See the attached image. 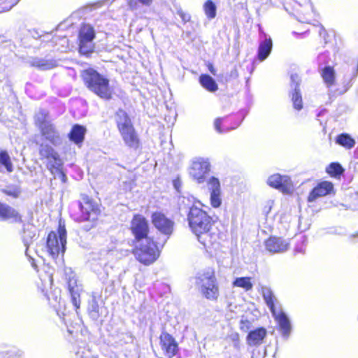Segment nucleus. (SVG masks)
<instances>
[{
  "mask_svg": "<svg viewBox=\"0 0 358 358\" xmlns=\"http://www.w3.org/2000/svg\"><path fill=\"white\" fill-rule=\"evenodd\" d=\"M267 183L270 187L280 190L284 193H289L293 189L291 178L285 175L275 173L268 178Z\"/></svg>",
  "mask_w": 358,
  "mask_h": 358,
  "instance_id": "9d476101",
  "label": "nucleus"
},
{
  "mask_svg": "<svg viewBox=\"0 0 358 358\" xmlns=\"http://www.w3.org/2000/svg\"><path fill=\"white\" fill-rule=\"evenodd\" d=\"M35 123L36 126L41 129V126L46 125L50 122L48 120V113L45 110H40L35 115Z\"/></svg>",
  "mask_w": 358,
  "mask_h": 358,
  "instance_id": "e433bc0d",
  "label": "nucleus"
},
{
  "mask_svg": "<svg viewBox=\"0 0 358 358\" xmlns=\"http://www.w3.org/2000/svg\"><path fill=\"white\" fill-rule=\"evenodd\" d=\"M8 64L6 57H0V73L5 70V67Z\"/></svg>",
  "mask_w": 358,
  "mask_h": 358,
  "instance_id": "09e8293b",
  "label": "nucleus"
},
{
  "mask_svg": "<svg viewBox=\"0 0 358 358\" xmlns=\"http://www.w3.org/2000/svg\"><path fill=\"white\" fill-rule=\"evenodd\" d=\"M333 189L334 185L331 182L323 181L312 189L308 196V201L313 202L320 197L331 194Z\"/></svg>",
  "mask_w": 358,
  "mask_h": 358,
  "instance_id": "dca6fc26",
  "label": "nucleus"
},
{
  "mask_svg": "<svg viewBox=\"0 0 358 358\" xmlns=\"http://www.w3.org/2000/svg\"><path fill=\"white\" fill-rule=\"evenodd\" d=\"M20 352L14 347H1L0 358H20Z\"/></svg>",
  "mask_w": 358,
  "mask_h": 358,
  "instance_id": "473e14b6",
  "label": "nucleus"
},
{
  "mask_svg": "<svg viewBox=\"0 0 358 358\" xmlns=\"http://www.w3.org/2000/svg\"><path fill=\"white\" fill-rule=\"evenodd\" d=\"M322 80L328 89L334 87L336 84V72L333 67L327 66L320 71Z\"/></svg>",
  "mask_w": 358,
  "mask_h": 358,
  "instance_id": "5701e85b",
  "label": "nucleus"
},
{
  "mask_svg": "<svg viewBox=\"0 0 358 358\" xmlns=\"http://www.w3.org/2000/svg\"><path fill=\"white\" fill-rule=\"evenodd\" d=\"M196 283L206 298L212 300L217 299L219 296V289L213 273L208 272L200 275L197 278Z\"/></svg>",
  "mask_w": 358,
  "mask_h": 358,
  "instance_id": "39448f33",
  "label": "nucleus"
},
{
  "mask_svg": "<svg viewBox=\"0 0 358 358\" xmlns=\"http://www.w3.org/2000/svg\"><path fill=\"white\" fill-rule=\"evenodd\" d=\"M271 313L279 326L282 336L287 338L292 331V325L289 317L280 308L273 310Z\"/></svg>",
  "mask_w": 358,
  "mask_h": 358,
  "instance_id": "f8f14e48",
  "label": "nucleus"
},
{
  "mask_svg": "<svg viewBox=\"0 0 358 358\" xmlns=\"http://www.w3.org/2000/svg\"><path fill=\"white\" fill-rule=\"evenodd\" d=\"M262 296L264 298V300L265 301V303H266L267 306L270 309L271 312H273V310H275L278 309V308L275 306V303L277 302V299L273 295V292L269 287H262Z\"/></svg>",
  "mask_w": 358,
  "mask_h": 358,
  "instance_id": "cd10ccee",
  "label": "nucleus"
},
{
  "mask_svg": "<svg viewBox=\"0 0 358 358\" xmlns=\"http://www.w3.org/2000/svg\"><path fill=\"white\" fill-rule=\"evenodd\" d=\"M40 131L45 139L54 145H59L62 143V139L59 132L56 130L55 126L51 122L44 126L42 125Z\"/></svg>",
  "mask_w": 358,
  "mask_h": 358,
  "instance_id": "412c9836",
  "label": "nucleus"
},
{
  "mask_svg": "<svg viewBox=\"0 0 358 358\" xmlns=\"http://www.w3.org/2000/svg\"><path fill=\"white\" fill-rule=\"evenodd\" d=\"M160 343L162 349L166 357L171 358L176 355L178 351V344L170 334L167 333L162 334Z\"/></svg>",
  "mask_w": 358,
  "mask_h": 358,
  "instance_id": "a211bd4d",
  "label": "nucleus"
},
{
  "mask_svg": "<svg viewBox=\"0 0 358 358\" xmlns=\"http://www.w3.org/2000/svg\"><path fill=\"white\" fill-rule=\"evenodd\" d=\"M266 249L271 253H282L289 248V243L282 238L270 237L265 241Z\"/></svg>",
  "mask_w": 358,
  "mask_h": 358,
  "instance_id": "4468645a",
  "label": "nucleus"
},
{
  "mask_svg": "<svg viewBox=\"0 0 358 358\" xmlns=\"http://www.w3.org/2000/svg\"><path fill=\"white\" fill-rule=\"evenodd\" d=\"M85 132L86 129L83 126L76 124L72 127L69 136L71 141L78 144L84 140Z\"/></svg>",
  "mask_w": 358,
  "mask_h": 358,
  "instance_id": "393cba45",
  "label": "nucleus"
},
{
  "mask_svg": "<svg viewBox=\"0 0 358 358\" xmlns=\"http://www.w3.org/2000/svg\"><path fill=\"white\" fill-rule=\"evenodd\" d=\"M134 253L136 259L143 264L149 265L157 260L159 256V250L156 243L150 238L141 241Z\"/></svg>",
  "mask_w": 358,
  "mask_h": 358,
  "instance_id": "20e7f679",
  "label": "nucleus"
},
{
  "mask_svg": "<svg viewBox=\"0 0 358 358\" xmlns=\"http://www.w3.org/2000/svg\"><path fill=\"white\" fill-rule=\"evenodd\" d=\"M210 201L213 208H219L222 204L221 192L210 193Z\"/></svg>",
  "mask_w": 358,
  "mask_h": 358,
  "instance_id": "a19ab883",
  "label": "nucleus"
},
{
  "mask_svg": "<svg viewBox=\"0 0 358 358\" xmlns=\"http://www.w3.org/2000/svg\"><path fill=\"white\" fill-rule=\"evenodd\" d=\"M57 65V62L54 59L36 58L31 62V66L43 71L52 69Z\"/></svg>",
  "mask_w": 358,
  "mask_h": 358,
  "instance_id": "bb28decb",
  "label": "nucleus"
},
{
  "mask_svg": "<svg viewBox=\"0 0 358 358\" xmlns=\"http://www.w3.org/2000/svg\"><path fill=\"white\" fill-rule=\"evenodd\" d=\"M357 236H358V234H357Z\"/></svg>",
  "mask_w": 358,
  "mask_h": 358,
  "instance_id": "052dcab7",
  "label": "nucleus"
},
{
  "mask_svg": "<svg viewBox=\"0 0 358 358\" xmlns=\"http://www.w3.org/2000/svg\"><path fill=\"white\" fill-rule=\"evenodd\" d=\"M177 14L180 17L184 23L188 22L191 20L190 15L184 12L181 8L177 9Z\"/></svg>",
  "mask_w": 358,
  "mask_h": 358,
  "instance_id": "79ce46f5",
  "label": "nucleus"
},
{
  "mask_svg": "<svg viewBox=\"0 0 358 358\" xmlns=\"http://www.w3.org/2000/svg\"><path fill=\"white\" fill-rule=\"evenodd\" d=\"M173 186L178 192H180L182 187V181L178 176L173 180Z\"/></svg>",
  "mask_w": 358,
  "mask_h": 358,
  "instance_id": "de8ad7c7",
  "label": "nucleus"
},
{
  "mask_svg": "<svg viewBox=\"0 0 358 358\" xmlns=\"http://www.w3.org/2000/svg\"><path fill=\"white\" fill-rule=\"evenodd\" d=\"M267 331L264 327H259L250 331L246 337V343L250 347H257L262 345L266 337Z\"/></svg>",
  "mask_w": 358,
  "mask_h": 358,
  "instance_id": "6ab92c4d",
  "label": "nucleus"
},
{
  "mask_svg": "<svg viewBox=\"0 0 358 358\" xmlns=\"http://www.w3.org/2000/svg\"><path fill=\"white\" fill-rule=\"evenodd\" d=\"M68 289L71 297V301L76 309L80 308V294L82 291L80 285L77 284V279L75 274L71 271V275L67 281Z\"/></svg>",
  "mask_w": 358,
  "mask_h": 358,
  "instance_id": "f3484780",
  "label": "nucleus"
},
{
  "mask_svg": "<svg viewBox=\"0 0 358 358\" xmlns=\"http://www.w3.org/2000/svg\"><path fill=\"white\" fill-rule=\"evenodd\" d=\"M233 287H241L248 292L252 289L253 285L250 277L236 278L232 282Z\"/></svg>",
  "mask_w": 358,
  "mask_h": 358,
  "instance_id": "2f4dec72",
  "label": "nucleus"
},
{
  "mask_svg": "<svg viewBox=\"0 0 358 358\" xmlns=\"http://www.w3.org/2000/svg\"><path fill=\"white\" fill-rule=\"evenodd\" d=\"M4 170L8 173L13 171V165L8 153L6 150L0 152V172Z\"/></svg>",
  "mask_w": 358,
  "mask_h": 358,
  "instance_id": "c85d7f7f",
  "label": "nucleus"
},
{
  "mask_svg": "<svg viewBox=\"0 0 358 358\" xmlns=\"http://www.w3.org/2000/svg\"><path fill=\"white\" fill-rule=\"evenodd\" d=\"M43 285L44 286V288H48L49 287H51L52 285V277L50 275H46V278L43 280L41 279Z\"/></svg>",
  "mask_w": 358,
  "mask_h": 358,
  "instance_id": "a18cd8bd",
  "label": "nucleus"
},
{
  "mask_svg": "<svg viewBox=\"0 0 358 358\" xmlns=\"http://www.w3.org/2000/svg\"><path fill=\"white\" fill-rule=\"evenodd\" d=\"M115 121L119 131L132 125L130 118L127 113L119 109L115 114Z\"/></svg>",
  "mask_w": 358,
  "mask_h": 358,
  "instance_id": "b1692460",
  "label": "nucleus"
},
{
  "mask_svg": "<svg viewBox=\"0 0 358 358\" xmlns=\"http://www.w3.org/2000/svg\"><path fill=\"white\" fill-rule=\"evenodd\" d=\"M39 155L42 159H47V169L55 176V171L62 169L63 161L59 154L49 145L42 144L39 148ZM55 178V176H54Z\"/></svg>",
  "mask_w": 358,
  "mask_h": 358,
  "instance_id": "423d86ee",
  "label": "nucleus"
},
{
  "mask_svg": "<svg viewBox=\"0 0 358 358\" xmlns=\"http://www.w3.org/2000/svg\"><path fill=\"white\" fill-rule=\"evenodd\" d=\"M290 79V85L292 89V91L291 92V97L293 103V107L294 109L297 110H301L303 108V100L299 89L301 79L299 76L296 73L292 74Z\"/></svg>",
  "mask_w": 358,
  "mask_h": 358,
  "instance_id": "ddd939ff",
  "label": "nucleus"
},
{
  "mask_svg": "<svg viewBox=\"0 0 358 358\" xmlns=\"http://www.w3.org/2000/svg\"><path fill=\"white\" fill-rule=\"evenodd\" d=\"M95 37L94 28L90 24H84L79 32V40L93 41Z\"/></svg>",
  "mask_w": 358,
  "mask_h": 358,
  "instance_id": "7c9ffc66",
  "label": "nucleus"
},
{
  "mask_svg": "<svg viewBox=\"0 0 358 358\" xmlns=\"http://www.w3.org/2000/svg\"><path fill=\"white\" fill-rule=\"evenodd\" d=\"M129 6L131 9H136L137 3L136 1L131 0L129 1Z\"/></svg>",
  "mask_w": 358,
  "mask_h": 358,
  "instance_id": "5fc2aeb1",
  "label": "nucleus"
},
{
  "mask_svg": "<svg viewBox=\"0 0 358 358\" xmlns=\"http://www.w3.org/2000/svg\"><path fill=\"white\" fill-rule=\"evenodd\" d=\"M203 11L209 20H212L216 16L217 7L211 0H208L203 4Z\"/></svg>",
  "mask_w": 358,
  "mask_h": 358,
  "instance_id": "c9c22d12",
  "label": "nucleus"
},
{
  "mask_svg": "<svg viewBox=\"0 0 358 358\" xmlns=\"http://www.w3.org/2000/svg\"><path fill=\"white\" fill-rule=\"evenodd\" d=\"M20 0H0V13L10 10Z\"/></svg>",
  "mask_w": 358,
  "mask_h": 358,
  "instance_id": "ea45409f",
  "label": "nucleus"
},
{
  "mask_svg": "<svg viewBox=\"0 0 358 358\" xmlns=\"http://www.w3.org/2000/svg\"><path fill=\"white\" fill-rule=\"evenodd\" d=\"M222 120H223V118L222 117H218L217 118L215 122H214V127H215V129H216V131L220 133V134H222L223 132L222 128H221V124L222 122Z\"/></svg>",
  "mask_w": 358,
  "mask_h": 358,
  "instance_id": "49530a36",
  "label": "nucleus"
},
{
  "mask_svg": "<svg viewBox=\"0 0 358 358\" xmlns=\"http://www.w3.org/2000/svg\"><path fill=\"white\" fill-rule=\"evenodd\" d=\"M66 231L59 222L57 233L51 231L47 238V249L50 255L56 259L61 255H64L66 250Z\"/></svg>",
  "mask_w": 358,
  "mask_h": 358,
  "instance_id": "7ed1b4c3",
  "label": "nucleus"
},
{
  "mask_svg": "<svg viewBox=\"0 0 358 358\" xmlns=\"http://www.w3.org/2000/svg\"><path fill=\"white\" fill-rule=\"evenodd\" d=\"M336 143L347 150L352 149L356 143L355 140L345 133L338 135Z\"/></svg>",
  "mask_w": 358,
  "mask_h": 358,
  "instance_id": "c756f323",
  "label": "nucleus"
},
{
  "mask_svg": "<svg viewBox=\"0 0 358 358\" xmlns=\"http://www.w3.org/2000/svg\"><path fill=\"white\" fill-rule=\"evenodd\" d=\"M179 203L189 208L187 221L192 231L198 241L206 248H214L217 244L219 234L213 227V220L207 213L201 208V203L195 201L193 196H182Z\"/></svg>",
  "mask_w": 358,
  "mask_h": 358,
  "instance_id": "f257e3e1",
  "label": "nucleus"
},
{
  "mask_svg": "<svg viewBox=\"0 0 358 358\" xmlns=\"http://www.w3.org/2000/svg\"><path fill=\"white\" fill-rule=\"evenodd\" d=\"M94 50L93 41L80 40L79 51L82 55L88 56Z\"/></svg>",
  "mask_w": 358,
  "mask_h": 358,
  "instance_id": "4c0bfd02",
  "label": "nucleus"
},
{
  "mask_svg": "<svg viewBox=\"0 0 358 358\" xmlns=\"http://www.w3.org/2000/svg\"><path fill=\"white\" fill-rule=\"evenodd\" d=\"M14 47L15 45L11 43L10 41H4L2 45V48H8L10 51H13Z\"/></svg>",
  "mask_w": 358,
  "mask_h": 358,
  "instance_id": "603ef678",
  "label": "nucleus"
},
{
  "mask_svg": "<svg viewBox=\"0 0 358 358\" xmlns=\"http://www.w3.org/2000/svg\"><path fill=\"white\" fill-rule=\"evenodd\" d=\"M294 251H295V252H297V253H304L305 250L302 247H301V248L296 247Z\"/></svg>",
  "mask_w": 358,
  "mask_h": 358,
  "instance_id": "6e6d98bb",
  "label": "nucleus"
},
{
  "mask_svg": "<svg viewBox=\"0 0 358 358\" xmlns=\"http://www.w3.org/2000/svg\"><path fill=\"white\" fill-rule=\"evenodd\" d=\"M106 255H110L109 251H107V252H106Z\"/></svg>",
  "mask_w": 358,
  "mask_h": 358,
  "instance_id": "bf43d9fd",
  "label": "nucleus"
},
{
  "mask_svg": "<svg viewBox=\"0 0 358 358\" xmlns=\"http://www.w3.org/2000/svg\"><path fill=\"white\" fill-rule=\"evenodd\" d=\"M3 192L13 198L18 197L20 193V192L17 188L6 189L3 190Z\"/></svg>",
  "mask_w": 358,
  "mask_h": 358,
  "instance_id": "c03bdc74",
  "label": "nucleus"
},
{
  "mask_svg": "<svg viewBox=\"0 0 358 358\" xmlns=\"http://www.w3.org/2000/svg\"><path fill=\"white\" fill-rule=\"evenodd\" d=\"M201 85L210 92H215L218 90L215 80L208 74H202L199 77Z\"/></svg>",
  "mask_w": 358,
  "mask_h": 358,
  "instance_id": "a878e982",
  "label": "nucleus"
},
{
  "mask_svg": "<svg viewBox=\"0 0 358 358\" xmlns=\"http://www.w3.org/2000/svg\"><path fill=\"white\" fill-rule=\"evenodd\" d=\"M126 145L130 148H137L138 138L134 131L133 125L119 131Z\"/></svg>",
  "mask_w": 358,
  "mask_h": 358,
  "instance_id": "4be33fe9",
  "label": "nucleus"
},
{
  "mask_svg": "<svg viewBox=\"0 0 358 358\" xmlns=\"http://www.w3.org/2000/svg\"><path fill=\"white\" fill-rule=\"evenodd\" d=\"M229 77L231 79H236L238 77V72L237 69L235 67L229 73Z\"/></svg>",
  "mask_w": 358,
  "mask_h": 358,
  "instance_id": "3c124183",
  "label": "nucleus"
},
{
  "mask_svg": "<svg viewBox=\"0 0 358 358\" xmlns=\"http://www.w3.org/2000/svg\"><path fill=\"white\" fill-rule=\"evenodd\" d=\"M130 229L135 239L141 241L149 238V225L147 220L141 215H135L131 222Z\"/></svg>",
  "mask_w": 358,
  "mask_h": 358,
  "instance_id": "6e6552de",
  "label": "nucleus"
},
{
  "mask_svg": "<svg viewBox=\"0 0 358 358\" xmlns=\"http://www.w3.org/2000/svg\"><path fill=\"white\" fill-rule=\"evenodd\" d=\"M326 171L332 177L338 178L344 172V169L339 163L332 162L327 168Z\"/></svg>",
  "mask_w": 358,
  "mask_h": 358,
  "instance_id": "f704fd0d",
  "label": "nucleus"
},
{
  "mask_svg": "<svg viewBox=\"0 0 358 358\" xmlns=\"http://www.w3.org/2000/svg\"><path fill=\"white\" fill-rule=\"evenodd\" d=\"M152 222L154 226L162 234L170 236L173 229V222L166 217L163 213L156 212L152 215Z\"/></svg>",
  "mask_w": 358,
  "mask_h": 358,
  "instance_id": "9b49d317",
  "label": "nucleus"
},
{
  "mask_svg": "<svg viewBox=\"0 0 358 358\" xmlns=\"http://www.w3.org/2000/svg\"><path fill=\"white\" fill-rule=\"evenodd\" d=\"M104 266H106V263L105 262L104 263ZM104 270H105V276H103L102 278H107L108 276V271L106 270V267H104Z\"/></svg>",
  "mask_w": 358,
  "mask_h": 358,
  "instance_id": "13d9d810",
  "label": "nucleus"
},
{
  "mask_svg": "<svg viewBox=\"0 0 358 358\" xmlns=\"http://www.w3.org/2000/svg\"><path fill=\"white\" fill-rule=\"evenodd\" d=\"M143 6H150L152 3V0H137Z\"/></svg>",
  "mask_w": 358,
  "mask_h": 358,
  "instance_id": "864d4df0",
  "label": "nucleus"
},
{
  "mask_svg": "<svg viewBox=\"0 0 358 358\" xmlns=\"http://www.w3.org/2000/svg\"><path fill=\"white\" fill-rule=\"evenodd\" d=\"M273 48V42L270 36L263 33L259 41L257 58L260 62L264 61L271 54Z\"/></svg>",
  "mask_w": 358,
  "mask_h": 358,
  "instance_id": "aec40b11",
  "label": "nucleus"
},
{
  "mask_svg": "<svg viewBox=\"0 0 358 358\" xmlns=\"http://www.w3.org/2000/svg\"><path fill=\"white\" fill-rule=\"evenodd\" d=\"M207 186L210 193L221 192L220 182L217 178L210 177L207 180Z\"/></svg>",
  "mask_w": 358,
  "mask_h": 358,
  "instance_id": "58836bf2",
  "label": "nucleus"
},
{
  "mask_svg": "<svg viewBox=\"0 0 358 358\" xmlns=\"http://www.w3.org/2000/svg\"><path fill=\"white\" fill-rule=\"evenodd\" d=\"M208 69L213 75L215 76L216 74V71L212 64H209Z\"/></svg>",
  "mask_w": 358,
  "mask_h": 358,
  "instance_id": "4d7b16f0",
  "label": "nucleus"
},
{
  "mask_svg": "<svg viewBox=\"0 0 358 358\" xmlns=\"http://www.w3.org/2000/svg\"><path fill=\"white\" fill-rule=\"evenodd\" d=\"M80 215L79 221H94L99 212L97 205L87 196H83L80 202Z\"/></svg>",
  "mask_w": 358,
  "mask_h": 358,
  "instance_id": "1a4fd4ad",
  "label": "nucleus"
},
{
  "mask_svg": "<svg viewBox=\"0 0 358 358\" xmlns=\"http://www.w3.org/2000/svg\"><path fill=\"white\" fill-rule=\"evenodd\" d=\"M0 220L14 223L22 222V216L18 211L10 206L0 201Z\"/></svg>",
  "mask_w": 358,
  "mask_h": 358,
  "instance_id": "2eb2a0df",
  "label": "nucleus"
},
{
  "mask_svg": "<svg viewBox=\"0 0 358 358\" xmlns=\"http://www.w3.org/2000/svg\"><path fill=\"white\" fill-rule=\"evenodd\" d=\"M88 313L90 317L94 320H96L99 317V306L97 299L94 295L89 302Z\"/></svg>",
  "mask_w": 358,
  "mask_h": 358,
  "instance_id": "72a5a7b5",
  "label": "nucleus"
},
{
  "mask_svg": "<svg viewBox=\"0 0 358 358\" xmlns=\"http://www.w3.org/2000/svg\"><path fill=\"white\" fill-rule=\"evenodd\" d=\"M210 171V163L208 159L197 157L192 159L189 168V176L199 184L203 183L206 175Z\"/></svg>",
  "mask_w": 358,
  "mask_h": 358,
  "instance_id": "0eeeda50",
  "label": "nucleus"
},
{
  "mask_svg": "<svg viewBox=\"0 0 358 358\" xmlns=\"http://www.w3.org/2000/svg\"><path fill=\"white\" fill-rule=\"evenodd\" d=\"M82 358H84V357H82Z\"/></svg>",
  "mask_w": 358,
  "mask_h": 358,
  "instance_id": "680f3d73",
  "label": "nucleus"
},
{
  "mask_svg": "<svg viewBox=\"0 0 358 358\" xmlns=\"http://www.w3.org/2000/svg\"><path fill=\"white\" fill-rule=\"evenodd\" d=\"M82 77L87 87L99 97L104 99L111 98L109 80L93 69L83 71Z\"/></svg>",
  "mask_w": 358,
  "mask_h": 358,
  "instance_id": "f03ea898",
  "label": "nucleus"
},
{
  "mask_svg": "<svg viewBox=\"0 0 358 358\" xmlns=\"http://www.w3.org/2000/svg\"><path fill=\"white\" fill-rule=\"evenodd\" d=\"M55 174L58 175V177L61 179L63 183H65L66 182L67 177L62 171V169H60L59 171H55Z\"/></svg>",
  "mask_w": 358,
  "mask_h": 358,
  "instance_id": "8fccbe9b",
  "label": "nucleus"
},
{
  "mask_svg": "<svg viewBox=\"0 0 358 358\" xmlns=\"http://www.w3.org/2000/svg\"><path fill=\"white\" fill-rule=\"evenodd\" d=\"M251 327V322L247 320H241L240 322V329L244 332L249 331Z\"/></svg>",
  "mask_w": 358,
  "mask_h": 358,
  "instance_id": "37998d69",
  "label": "nucleus"
}]
</instances>
